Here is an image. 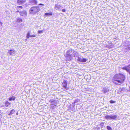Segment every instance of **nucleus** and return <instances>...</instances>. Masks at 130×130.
<instances>
[{
	"mask_svg": "<svg viewBox=\"0 0 130 130\" xmlns=\"http://www.w3.org/2000/svg\"><path fill=\"white\" fill-rule=\"evenodd\" d=\"M125 79V77L123 75L120 74H117L113 77L112 81L115 84L119 85L123 83Z\"/></svg>",
	"mask_w": 130,
	"mask_h": 130,
	"instance_id": "obj_1",
	"label": "nucleus"
},
{
	"mask_svg": "<svg viewBox=\"0 0 130 130\" xmlns=\"http://www.w3.org/2000/svg\"><path fill=\"white\" fill-rule=\"evenodd\" d=\"M75 52L74 50L71 49H70L68 50L66 52L65 55V57L66 58V60L68 61L71 60L72 59V57L71 56V54L72 53H74Z\"/></svg>",
	"mask_w": 130,
	"mask_h": 130,
	"instance_id": "obj_2",
	"label": "nucleus"
},
{
	"mask_svg": "<svg viewBox=\"0 0 130 130\" xmlns=\"http://www.w3.org/2000/svg\"><path fill=\"white\" fill-rule=\"evenodd\" d=\"M40 10L39 6H34L31 8L29 11L31 13L35 14L38 12Z\"/></svg>",
	"mask_w": 130,
	"mask_h": 130,
	"instance_id": "obj_3",
	"label": "nucleus"
},
{
	"mask_svg": "<svg viewBox=\"0 0 130 130\" xmlns=\"http://www.w3.org/2000/svg\"><path fill=\"white\" fill-rule=\"evenodd\" d=\"M117 115H106L105 116V118L107 120H116L117 118Z\"/></svg>",
	"mask_w": 130,
	"mask_h": 130,
	"instance_id": "obj_4",
	"label": "nucleus"
},
{
	"mask_svg": "<svg viewBox=\"0 0 130 130\" xmlns=\"http://www.w3.org/2000/svg\"><path fill=\"white\" fill-rule=\"evenodd\" d=\"M122 69L123 70H126L130 74V64L127 66L123 67L122 68Z\"/></svg>",
	"mask_w": 130,
	"mask_h": 130,
	"instance_id": "obj_5",
	"label": "nucleus"
},
{
	"mask_svg": "<svg viewBox=\"0 0 130 130\" xmlns=\"http://www.w3.org/2000/svg\"><path fill=\"white\" fill-rule=\"evenodd\" d=\"M67 82L66 80H64L63 83L62 84V85L63 87L65 88L66 89H67Z\"/></svg>",
	"mask_w": 130,
	"mask_h": 130,
	"instance_id": "obj_6",
	"label": "nucleus"
},
{
	"mask_svg": "<svg viewBox=\"0 0 130 130\" xmlns=\"http://www.w3.org/2000/svg\"><path fill=\"white\" fill-rule=\"evenodd\" d=\"M77 60L78 61H79L81 62H85L87 61V59L86 58H83L79 57H78Z\"/></svg>",
	"mask_w": 130,
	"mask_h": 130,
	"instance_id": "obj_7",
	"label": "nucleus"
},
{
	"mask_svg": "<svg viewBox=\"0 0 130 130\" xmlns=\"http://www.w3.org/2000/svg\"><path fill=\"white\" fill-rule=\"evenodd\" d=\"M61 6L59 5L56 4L55 5L54 8L56 9V10H61Z\"/></svg>",
	"mask_w": 130,
	"mask_h": 130,
	"instance_id": "obj_8",
	"label": "nucleus"
},
{
	"mask_svg": "<svg viewBox=\"0 0 130 130\" xmlns=\"http://www.w3.org/2000/svg\"><path fill=\"white\" fill-rule=\"evenodd\" d=\"M20 15L25 17L27 15V13L25 11L20 12Z\"/></svg>",
	"mask_w": 130,
	"mask_h": 130,
	"instance_id": "obj_9",
	"label": "nucleus"
},
{
	"mask_svg": "<svg viewBox=\"0 0 130 130\" xmlns=\"http://www.w3.org/2000/svg\"><path fill=\"white\" fill-rule=\"evenodd\" d=\"M14 50L13 49L9 50L8 52V53L10 55H13L14 54Z\"/></svg>",
	"mask_w": 130,
	"mask_h": 130,
	"instance_id": "obj_10",
	"label": "nucleus"
},
{
	"mask_svg": "<svg viewBox=\"0 0 130 130\" xmlns=\"http://www.w3.org/2000/svg\"><path fill=\"white\" fill-rule=\"evenodd\" d=\"M26 0H17V3L19 5H21L24 3Z\"/></svg>",
	"mask_w": 130,
	"mask_h": 130,
	"instance_id": "obj_11",
	"label": "nucleus"
},
{
	"mask_svg": "<svg viewBox=\"0 0 130 130\" xmlns=\"http://www.w3.org/2000/svg\"><path fill=\"white\" fill-rule=\"evenodd\" d=\"M51 105H54L55 106H56L57 101L56 100H53L51 102Z\"/></svg>",
	"mask_w": 130,
	"mask_h": 130,
	"instance_id": "obj_12",
	"label": "nucleus"
},
{
	"mask_svg": "<svg viewBox=\"0 0 130 130\" xmlns=\"http://www.w3.org/2000/svg\"><path fill=\"white\" fill-rule=\"evenodd\" d=\"M52 12L45 13L44 14V17H46V16H47L52 15Z\"/></svg>",
	"mask_w": 130,
	"mask_h": 130,
	"instance_id": "obj_13",
	"label": "nucleus"
},
{
	"mask_svg": "<svg viewBox=\"0 0 130 130\" xmlns=\"http://www.w3.org/2000/svg\"><path fill=\"white\" fill-rule=\"evenodd\" d=\"M109 89L105 87L103 88V91L104 93H105L107 92L108 91Z\"/></svg>",
	"mask_w": 130,
	"mask_h": 130,
	"instance_id": "obj_14",
	"label": "nucleus"
},
{
	"mask_svg": "<svg viewBox=\"0 0 130 130\" xmlns=\"http://www.w3.org/2000/svg\"><path fill=\"white\" fill-rule=\"evenodd\" d=\"M15 97L14 96H12L11 97L9 98V100L10 101L12 100L14 101L15 100Z\"/></svg>",
	"mask_w": 130,
	"mask_h": 130,
	"instance_id": "obj_15",
	"label": "nucleus"
},
{
	"mask_svg": "<svg viewBox=\"0 0 130 130\" xmlns=\"http://www.w3.org/2000/svg\"><path fill=\"white\" fill-rule=\"evenodd\" d=\"M17 22L19 23H20L22 22V20L20 18H18L17 20Z\"/></svg>",
	"mask_w": 130,
	"mask_h": 130,
	"instance_id": "obj_16",
	"label": "nucleus"
},
{
	"mask_svg": "<svg viewBox=\"0 0 130 130\" xmlns=\"http://www.w3.org/2000/svg\"><path fill=\"white\" fill-rule=\"evenodd\" d=\"M73 55L74 57H77L78 58L79 57V54L77 53L76 52Z\"/></svg>",
	"mask_w": 130,
	"mask_h": 130,
	"instance_id": "obj_17",
	"label": "nucleus"
},
{
	"mask_svg": "<svg viewBox=\"0 0 130 130\" xmlns=\"http://www.w3.org/2000/svg\"><path fill=\"white\" fill-rule=\"evenodd\" d=\"M10 104L8 102H6L5 104V106L7 107H8L10 105Z\"/></svg>",
	"mask_w": 130,
	"mask_h": 130,
	"instance_id": "obj_18",
	"label": "nucleus"
},
{
	"mask_svg": "<svg viewBox=\"0 0 130 130\" xmlns=\"http://www.w3.org/2000/svg\"><path fill=\"white\" fill-rule=\"evenodd\" d=\"M18 9L17 10V12H21V11H20V8H22V7L21 6H19V7H18Z\"/></svg>",
	"mask_w": 130,
	"mask_h": 130,
	"instance_id": "obj_19",
	"label": "nucleus"
},
{
	"mask_svg": "<svg viewBox=\"0 0 130 130\" xmlns=\"http://www.w3.org/2000/svg\"><path fill=\"white\" fill-rule=\"evenodd\" d=\"M14 111L15 110L13 109L10 112L9 115H11L14 113Z\"/></svg>",
	"mask_w": 130,
	"mask_h": 130,
	"instance_id": "obj_20",
	"label": "nucleus"
},
{
	"mask_svg": "<svg viewBox=\"0 0 130 130\" xmlns=\"http://www.w3.org/2000/svg\"><path fill=\"white\" fill-rule=\"evenodd\" d=\"M104 125V123L103 122L101 123L100 124V125L101 128H103V127Z\"/></svg>",
	"mask_w": 130,
	"mask_h": 130,
	"instance_id": "obj_21",
	"label": "nucleus"
},
{
	"mask_svg": "<svg viewBox=\"0 0 130 130\" xmlns=\"http://www.w3.org/2000/svg\"><path fill=\"white\" fill-rule=\"evenodd\" d=\"M107 128L108 130H110L112 129L111 127L108 126H107Z\"/></svg>",
	"mask_w": 130,
	"mask_h": 130,
	"instance_id": "obj_22",
	"label": "nucleus"
},
{
	"mask_svg": "<svg viewBox=\"0 0 130 130\" xmlns=\"http://www.w3.org/2000/svg\"><path fill=\"white\" fill-rule=\"evenodd\" d=\"M30 33L29 32H28L27 34V39H28L29 38V37H30Z\"/></svg>",
	"mask_w": 130,
	"mask_h": 130,
	"instance_id": "obj_23",
	"label": "nucleus"
},
{
	"mask_svg": "<svg viewBox=\"0 0 130 130\" xmlns=\"http://www.w3.org/2000/svg\"><path fill=\"white\" fill-rule=\"evenodd\" d=\"M116 102L115 101H113L112 100H111L110 101V103L112 104L115 103Z\"/></svg>",
	"mask_w": 130,
	"mask_h": 130,
	"instance_id": "obj_24",
	"label": "nucleus"
},
{
	"mask_svg": "<svg viewBox=\"0 0 130 130\" xmlns=\"http://www.w3.org/2000/svg\"><path fill=\"white\" fill-rule=\"evenodd\" d=\"M43 30H39L38 31V33L39 34H40L41 33H43Z\"/></svg>",
	"mask_w": 130,
	"mask_h": 130,
	"instance_id": "obj_25",
	"label": "nucleus"
},
{
	"mask_svg": "<svg viewBox=\"0 0 130 130\" xmlns=\"http://www.w3.org/2000/svg\"><path fill=\"white\" fill-rule=\"evenodd\" d=\"M33 1L34 3V4H36L37 3V1L36 0H33Z\"/></svg>",
	"mask_w": 130,
	"mask_h": 130,
	"instance_id": "obj_26",
	"label": "nucleus"
},
{
	"mask_svg": "<svg viewBox=\"0 0 130 130\" xmlns=\"http://www.w3.org/2000/svg\"><path fill=\"white\" fill-rule=\"evenodd\" d=\"M127 47L128 48V49L130 50V44L127 45Z\"/></svg>",
	"mask_w": 130,
	"mask_h": 130,
	"instance_id": "obj_27",
	"label": "nucleus"
},
{
	"mask_svg": "<svg viewBox=\"0 0 130 130\" xmlns=\"http://www.w3.org/2000/svg\"><path fill=\"white\" fill-rule=\"evenodd\" d=\"M62 11L63 12H65L66 11V10L65 9H62Z\"/></svg>",
	"mask_w": 130,
	"mask_h": 130,
	"instance_id": "obj_28",
	"label": "nucleus"
},
{
	"mask_svg": "<svg viewBox=\"0 0 130 130\" xmlns=\"http://www.w3.org/2000/svg\"><path fill=\"white\" fill-rule=\"evenodd\" d=\"M30 37H36V35H30Z\"/></svg>",
	"mask_w": 130,
	"mask_h": 130,
	"instance_id": "obj_29",
	"label": "nucleus"
},
{
	"mask_svg": "<svg viewBox=\"0 0 130 130\" xmlns=\"http://www.w3.org/2000/svg\"><path fill=\"white\" fill-rule=\"evenodd\" d=\"M39 5H43V6H44V5L43 4H39Z\"/></svg>",
	"mask_w": 130,
	"mask_h": 130,
	"instance_id": "obj_30",
	"label": "nucleus"
},
{
	"mask_svg": "<svg viewBox=\"0 0 130 130\" xmlns=\"http://www.w3.org/2000/svg\"><path fill=\"white\" fill-rule=\"evenodd\" d=\"M1 114H2L1 111V110H0V115H1Z\"/></svg>",
	"mask_w": 130,
	"mask_h": 130,
	"instance_id": "obj_31",
	"label": "nucleus"
},
{
	"mask_svg": "<svg viewBox=\"0 0 130 130\" xmlns=\"http://www.w3.org/2000/svg\"><path fill=\"white\" fill-rule=\"evenodd\" d=\"M1 117H0V121H1Z\"/></svg>",
	"mask_w": 130,
	"mask_h": 130,
	"instance_id": "obj_32",
	"label": "nucleus"
},
{
	"mask_svg": "<svg viewBox=\"0 0 130 130\" xmlns=\"http://www.w3.org/2000/svg\"><path fill=\"white\" fill-rule=\"evenodd\" d=\"M98 129H100V128L99 127H98Z\"/></svg>",
	"mask_w": 130,
	"mask_h": 130,
	"instance_id": "obj_33",
	"label": "nucleus"
},
{
	"mask_svg": "<svg viewBox=\"0 0 130 130\" xmlns=\"http://www.w3.org/2000/svg\"><path fill=\"white\" fill-rule=\"evenodd\" d=\"M41 7V8H43V7H42L41 6V7Z\"/></svg>",
	"mask_w": 130,
	"mask_h": 130,
	"instance_id": "obj_34",
	"label": "nucleus"
},
{
	"mask_svg": "<svg viewBox=\"0 0 130 130\" xmlns=\"http://www.w3.org/2000/svg\"><path fill=\"white\" fill-rule=\"evenodd\" d=\"M18 113H17V115H18Z\"/></svg>",
	"mask_w": 130,
	"mask_h": 130,
	"instance_id": "obj_35",
	"label": "nucleus"
},
{
	"mask_svg": "<svg viewBox=\"0 0 130 130\" xmlns=\"http://www.w3.org/2000/svg\"><path fill=\"white\" fill-rule=\"evenodd\" d=\"M112 130V129H111V130Z\"/></svg>",
	"mask_w": 130,
	"mask_h": 130,
	"instance_id": "obj_36",
	"label": "nucleus"
}]
</instances>
